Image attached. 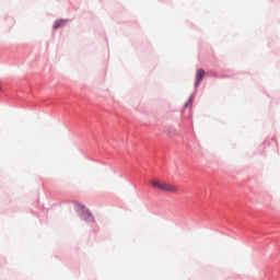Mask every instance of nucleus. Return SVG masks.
I'll list each match as a JSON object with an SVG mask.
<instances>
[{
	"label": "nucleus",
	"mask_w": 280,
	"mask_h": 280,
	"mask_svg": "<svg viewBox=\"0 0 280 280\" xmlns=\"http://www.w3.org/2000/svg\"><path fill=\"white\" fill-rule=\"evenodd\" d=\"M150 185L153 187V189H158V191H166L168 194H178V186L173 185L171 183L163 182L159 178L151 179Z\"/></svg>",
	"instance_id": "1"
},
{
	"label": "nucleus",
	"mask_w": 280,
	"mask_h": 280,
	"mask_svg": "<svg viewBox=\"0 0 280 280\" xmlns=\"http://www.w3.org/2000/svg\"><path fill=\"white\" fill-rule=\"evenodd\" d=\"M0 91H1V81H0Z\"/></svg>",
	"instance_id": "5"
},
{
	"label": "nucleus",
	"mask_w": 280,
	"mask_h": 280,
	"mask_svg": "<svg viewBox=\"0 0 280 280\" xmlns=\"http://www.w3.org/2000/svg\"><path fill=\"white\" fill-rule=\"evenodd\" d=\"M67 24V20H57L54 24L55 30H60V27Z\"/></svg>",
	"instance_id": "4"
},
{
	"label": "nucleus",
	"mask_w": 280,
	"mask_h": 280,
	"mask_svg": "<svg viewBox=\"0 0 280 280\" xmlns=\"http://www.w3.org/2000/svg\"><path fill=\"white\" fill-rule=\"evenodd\" d=\"M81 218L85 222H95V218L93 217V214H91V212L89 210H85L84 207H83V211H82Z\"/></svg>",
	"instance_id": "2"
},
{
	"label": "nucleus",
	"mask_w": 280,
	"mask_h": 280,
	"mask_svg": "<svg viewBox=\"0 0 280 280\" xmlns=\"http://www.w3.org/2000/svg\"><path fill=\"white\" fill-rule=\"evenodd\" d=\"M205 74H206V72H205L203 69H198L197 70L195 86L200 85V82H202V79L205 78Z\"/></svg>",
	"instance_id": "3"
}]
</instances>
